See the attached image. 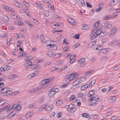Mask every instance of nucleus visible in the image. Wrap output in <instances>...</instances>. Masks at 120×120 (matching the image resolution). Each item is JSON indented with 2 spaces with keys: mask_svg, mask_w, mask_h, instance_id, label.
<instances>
[{
  "mask_svg": "<svg viewBox=\"0 0 120 120\" xmlns=\"http://www.w3.org/2000/svg\"><path fill=\"white\" fill-rule=\"evenodd\" d=\"M31 68L32 69H36L38 68V65L37 64H34L31 65Z\"/></svg>",
  "mask_w": 120,
  "mask_h": 120,
  "instance_id": "nucleus-30",
  "label": "nucleus"
},
{
  "mask_svg": "<svg viewBox=\"0 0 120 120\" xmlns=\"http://www.w3.org/2000/svg\"><path fill=\"white\" fill-rule=\"evenodd\" d=\"M82 96L83 94L82 93H80L78 95V97H82Z\"/></svg>",
  "mask_w": 120,
  "mask_h": 120,
  "instance_id": "nucleus-63",
  "label": "nucleus"
},
{
  "mask_svg": "<svg viewBox=\"0 0 120 120\" xmlns=\"http://www.w3.org/2000/svg\"><path fill=\"white\" fill-rule=\"evenodd\" d=\"M4 84L3 82H0V88H2L4 86Z\"/></svg>",
  "mask_w": 120,
  "mask_h": 120,
  "instance_id": "nucleus-54",
  "label": "nucleus"
},
{
  "mask_svg": "<svg viewBox=\"0 0 120 120\" xmlns=\"http://www.w3.org/2000/svg\"><path fill=\"white\" fill-rule=\"evenodd\" d=\"M32 64L31 62L29 60L27 61L24 64V65L26 67H28Z\"/></svg>",
  "mask_w": 120,
  "mask_h": 120,
  "instance_id": "nucleus-7",
  "label": "nucleus"
},
{
  "mask_svg": "<svg viewBox=\"0 0 120 120\" xmlns=\"http://www.w3.org/2000/svg\"><path fill=\"white\" fill-rule=\"evenodd\" d=\"M82 116L83 117H85L86 118H87L89 116L88 114L86 113L83 114H82Z\"/></svg>",
  "mask_w": 120,
  "mask_h": 120,
  "instance_id": "nucleus-42",
  "label": "nucleus"
},
{
  "mask_svg": "<svg viewBox=\"0 0 120 120\" xmlns=\"http://www.w3.org/2000/svg\"><path fill=\"white\" fill-rule=\"evenodd\" d=\"M113 43L116 45H117L118 46H120V42L119 41H114Z\"/></svg>",
  "mask_w": 120,
  "mask_h": 120,
  "instance_id": "nucleus-28",
  "label": "nucleus"
},
{
  "mask_svg": "<svg viewBox=\"0 0 120 120\" xmlns=\"http://www.w3.org/2000/svg\"><path fill=\"white\" fill-rule=\"evenodd\" d=\"M76 110V109L75 108L73 107L69 112H73L75 111Z\"/></svg>",
  "mask_w": 120,
  "mask_h": 120,
  "instance_id": "nucleus-46",
  "label": "nucleus"
},
{
  "mask_svg": "<svg viewBox=\"0 0 120 120\" xmlns=\"http://www.w3.org/2000/svg\"><path fill=\"white\" fill-rule=\"evenodd\" d=\"M96 99V98L94 96H93L92 97L90 98V100L91 101H94Z\"/></svg>",
  "mask_w": 120,
  "mask_h": 120,
  "instance_id": "nucleus-50",
  "label": "nucleus"
},
{
  "mask_svg": "<svg viewBox=\"0 0 120 120\" xmlns=\"http://www.w3.org/2000/svg\"><path fill=\"white\" fill-rule=\"evenodd\" d=\"M116 99V97L115 96H113L111 98V100L114 101Z\"/></svg>",
  "mask_w": 120,
  "mask_h": 120,
  "instance_id": "nucleus-60",
  "label": "nucleus"
},
{
  "mask_svg": "<svg viewBox=\"0 0 120 120\" xmlns=\"http://www.w3.org/2000/svg\"><path fill=\"white\" fill-rule=\"evenodd\" d=\"M46 106V105H42L38 109V111H40L43 110L44 109V108Z\"/></svg>",
  "mask_w": 120,
  "mask_h": 120,
  "instance_id": "nucleus-22",
  "label": "nucleus"
},
{
  "mask_svg": "<svg viewBox=\"0 0 120 120\" xmlns=\"http://www.w3.org/2000/svg\"><path fill=\"white\" fill-rule=\"evenodd\" d=\"M61 55V54L60 53H57L56 54L53 55V57H54L55 58H58Z\"/></svg>",
  "mask_w": 120,
  "mask_h": 120,
  "instance_id": "nucleus-29",
  "label": "nucleus"
},
{
  "mask_svg": "<svg viewBox=\"0 0 120 120\" xmlns=\"http://www.w3.org/2000/svg\"><path fill=\"white\" fill-rule=\"evenodd\" d=\"M96 33L97 34V36L99 35H99L100 34L101 32H100L99 30H97V31L96 32Z\"/></svg>",
  "mask_w": 120,
  "mask_h": 120,
  "instance_id": "nucleus-57",
  "label": "nucleus"
},
{
  "mask_svg": "<svg viewBox=\"0 0 120 120\" xmlns=\"http://www.w3.org/2000/svg\"><path fill=\"white\" fill-rule=\"evenodd\" d=\"M99 23V21H98L95 23V24L94 25V26H98Z\"/></svg>",
  "mask_w": 120,
  "mask_h": 120,
  "instance_id": "nucleus-55",
  "label": "nucleus"
},
{
  "mask_svg": "<svg viewBox=\"0 0 120 120\" xmlns=\"http://www.w3.org/2000/svg\"><path fill=\"white\" fill-rule=\"evenodd\" d=\"M37 6L39 8L42 9V8L43 5L42 4H41L39 3V4L36 3Z\"/></svg>",
  "mask_w": 120,
  "mask_h": 120,
  "instance_id": "nucleus-37",
  "label": "nucleus"
},
{
  "mask_svg": "<svg viewBox=\"0 0 120 120\" xmlns=\"http://www.w3.org/2000/svg\"><path fill=\"white\" fill-rule=\"evenodd\" d=\"M12 94V92L11 90H8L7 92L5 94H4L5 95H8V96H10Z\"/></svg>",
  "mask_w": 120,
  "mask_h": 120,
  "instance_id": "nucleus-15",
  "label": "nucleus"
},
{
  "mask_svg": "<svg viewBox=\"0 0 120 120\" xmlns=\"http://www.w3.org/2000/svg\"><path fill=\"white\" fill-rule=\"evenodd\" d=\"M45 98L43 97H41L40 99L39 102L40 103H43L44 100Z\"/></svg>",
  "mask_w": 120,
  "mask_h": 120,
  "instance_id": "nucleus-33",
  "label": "nucleus"
},
{
  "mask_svg": "<svg viewBox=\"0 0 120 120\" xmlns=\"http://www.w3.org/2000/svg\"><path fill=\"white\" fill-rule=\"evenodd\" d=\"M50 91L53 92L55 93V92L56 93L58 91V89L57 88H52L50 90Z\"/></svg>",
  "mask_w": 120,
  "mask_h": 120,
  "instance_id": "nucleus-27",
  "label": "nucleus"
},
{
  "mask_svg": "<svg viewBox=\"0 0 120 120\" xmlns=\"http://www.w3.org/2000/svg\"><path fill=\"white\" fill-rule=\"evenodd\" d=\"M119 67L118 66H115L113 68V69L114 70H116L117 69H119Z\"/></svg>",
  "mask_w": 120,
  "mask_h": 120,
  "instance_id": "nucleus-56",
  "label": "nucleus"
},
{
  "mask_svg": "<svg viewBox=\"0 0 120 120\" xmlns=\"http://www.w3.org/2000/svg\"><path fill=\"white\" fill-rule=\"evenodd\" d=\"M81 81L80 79L76 80H75L73 83L72 85H73L72 88H76L77 86L79 84V83Z\"/></svg>",
  "mask_w": 120,
  "mask_h": 120,
  "instance_id": "nucleus-3",
  "label": "nucleus"
},
{
  "mask_svg": "<svg viewBox=\"0 0 120 120\" xmlns=\"http://www.w3.org/2000/svg\"><path fill=\"white\" fill-rule=\"evenodd\" d=\"M114 2H112V1L110 2L109 4V6H113L115 4H114Z\"/></svg>",
  "mask_w": 120,
  "mask_h": 120,
  "instance_id": "nucleus-43",
  "label": "nucleus"
},
{
  "mask_svg": "<svg viewBox=\"0 0 120 120\" xmlns=\"http://www.w3.org/2000/svg\"><path fill=\"white\" fill-rule=\"evenodd\" d=\"M80 35L79 34H76L75 36H73V37H74L75 39H79V38Z\"/></svg>",
  "mask_w": 120,
  "mask_h": 120,
  "instance_id": "nucleus-48",
  "label": "nucleus"
},
{
  "mask_svg": "<svg viewBox=\"0 0 120 120\" xmlns=\"http://www.w3.org/2000/svg\"><path fill=\"white\" fill-rule=\"evenodd\" d=\"M32 114L30 112H28L26 115V116L27 117H29L32 116Z\"/></svg>",
  "mask_w": 120,
  "mask_h": 120,
  "instance_id": "nucleus-32",
  "label": "nucleus"
},
{
  "mask_svg": "<svg viewBox=\"0 0 120 120\" xmlns=\"http://www.w3.org/2000/svg\"><path fill=\"white\" fill-rule=\"evenodd\" d=\"M108 23L106 22L104 24L103 23L102 24V27L103 26L104 28H105L108 27Z\"/></svg>",
  "mask_w": 120,
  "mask_h": 120,
  "instance_id": "nucleus-26",
  "label": "nucleus"
},
{
  "mask_svg": "<svg viewBox=\"0 0 120 120\" xmlns=\"http://www.w3.org/2000/svg\"><path fill=\"white\" fill-rule=\"evenodd\" d=\"M47 54L49 56L52 57L53 56V54L52 50H49L47 52Z\"/></svg>",
  "mask_w": 120,
  "mask_h": 120,
  "instance_id": "nucleus-12",
  "label": "nucleus"
},
{
  "mask_svg": "<svg viewBox=\"0 0 120 120\" xmlns=\"http://www.w3.org/2000/svg\"><path fill=\"white\" fill-rule=\"evenodd\" d=\"M94 93V91L91 90L90 91L88 94V96L89 97L90 96L93 95Z\"/></svg>",
  "mask_w": 120,
  "mask_h": 120,
  "instance_id": "nucleus-25",
  "label": "nucleus"
},
{
  "mask_svg": "<svg viewBox=\"0 0 120 120\" xmlns=\"http://www.w3.org/2000/svg\"><path fill=\"white\" fill-rule=\"evenodd\" d=\"M93 72V71H87L85 73V74L86 75H87L88 74H90L91 73Z\"/></svg>",
  "mask_w": 120,
  "mask_h": 120,
  "instance_id": "nucleus-49",
  "label": "nucleus"
},
{
  "mask_svg": "<svg viewBox=\"0 0 120 120\" xmlns=\"http://www.w3.org/2000/svg\"><path fill=\"white\" fill-rule=\"evenodd\" d=\"M6 100H3L0 101V106L3 105L5 103Z\"/></svg>",
  "mask_w": 120,
  "mask_h": 120,
  "instance_id": "nucleus-40",
  "label": "nucleus"
},
{
  "mask_svg": "<svg viewBox=\"0 0 120 120\" xmlns=\"http://www.w3.org/2000/svg\"><path fill=\"white\" fill-rule=\"evenodd\" d=\"M44 14L46 17H48L49 15V12L48 11H44Z\"/></svg>",
  "mask_w": 120,
  "mask_h": 120,
  "instance_id": "nucleus-34",
  "label": "nucleus"
},
{
  "mask_svg": "<svg viewBox=\"0 0 120 120\" xmlns=\"http://www.w3.org/2000/svg\"><path fill=\"white\" fill-rule=\"evenodd\" d=\"M116 117L115 116H112L111 118V120H116Z\"/></svg>",
  "mask_w": 120,
  "mask_h": 120,
  "instance_id": "nucleus-59",
  "label": "nucleus"
},
{
  "mask_svg": "<svg viewBox=\"0 0 120 120\" xmlns=\"http://www.w3.org/2000/svg\"><path fill=\"white\" fill-rule=\"evenodd\" d=\"M16 75L15 74H11L9 78L10 79H14L16 77Z\"/></svg>",
  "mask_w": 120,
  "mask_h": 120,
  "instance_id": "nucleus-24",
  "label": "nucleus"
},
{
  "mask_svg": "<svg viewBox=\"0 0 120 120\" xmlns=\"http://www.w3.org/2000/svg\"><path fill=\"white\" fill-rule=\"evenodd\" d=\"M10 105L9 104H8L6 106L4 107L3 108H2L1 110V111H2L3 110L5 109H6L8 107H9L10 106Z\"/></svg>",
  "mask_w": 120,
  "mask_h": 120,
  "instance_id": "nucleus-44",
  "label": "nucleus"
},
{
  "mask_svg": "<svg viewBox=\"0 0 120 120\" xmlns=\"http://www.w3.org/2000/svg\"><path fill=\"white\" fill-rule=\"evenodd\" d=\"M96 83V80H92L89 83V84L88 85L89 87H90L92 85H94Z\"/></svg>",
  "mask_w": 120,
  "mask_h": 120,
  "instance_id": "nucleus-19",
  "label": "nucleus"
},
{
  "mask_svg": "<svg viewBox=\"0 0 120 120\" xmlns=\"http://www.w3.org/2000/svg\"><path fill=\"white\" fill-rule=\"evenodd\" d=\"M51 63L49 62H46L44 63V65L45 66L46 65H47Z\"/></svg>",
  "mask_w": 120,
  "mask_h": 120,
  "instance_id": "nucleus-62",
  "label": "nucleus"
},
{
  "mask_svg": "<svg viewBox=\"0 0 120 120\" xmlns=\"http://www.w3.org/2000/svg\"><path fill=\"white\" fill-rule=\"evenodd\" d=\"M76 99V98L75 97V96L74 95L72 96L71 98H70V100H72L74 99Z\"/></svg>",
  "mask_w": 120,
  "mask_h": 120,
  "instance_id": "nucleus-51",
  "label": "nucleus"
},
{
  "mask_svg": "<svg viewBox=\"0 0 120 120\" xmlns=\"http://www.w3.org/2000/svg\"><path fill=\"white\" fill-rule=\"evenodd\" d=\"M3 21L4 22H7L9 20L8 17L6 16H4L3 17Z\"/></svg>",
  "mask_w": 120,
  "mask_h": 120,
  "instance_id": "nucleus-14",
  "label": "nucleus"
},
{
  "mask_svg": "<svg viewBox=\"0 0 120 120\" xmlns=\"http://www.w3.org/2000/svg\"><path fill=\"white\" fill-rule=\"evenodd\" d=\"M69 46H66L64 48V50L65 51H66L68 50V49H69Z\"/></svg>",
  "mask_w": 120,
  "mask_h": 120,
  "instance_id": "nucleus-53",
  "label": "nucleus"
},
{
  "mask_svg": "<svg viewBox=\"0 0 120 120\" xmlns=\"http://www.w3.org/2000/svg\"><path fill=\"white\" fill-rule=\"evenodd\" d=\"M68 22L71 24L74 25H75V20L72 19L70 17L68 19Z\"/></svg>",
  "mask_w": 120,
  "mask_h": 120,
  "instance_id": "nucleus-10",
  "label": "nucleus"
},
{
  "mask_svg": "<svg viewBox=\"0 0 120 120\" xmlns=\"http://www.w3.org/2000/svg\"><path fill=\"white\" fill-rule=\"evenodd\" d=\"M35 73H32L31 75H29L27 76L28 78L30 79L32 78V77H34L35 75Z\"/></svg>",
  "mask_w": 120,
  "mask_h": 120,
  "instance_id": "nucleus-36",
  "label": "nucleus"
},
{
  "mask_svg": "<svg viewBox=\"0 0 120 120\" xmlns=\"http://www.w3.org/2000/svg\"><path fill=\"white\" fill-rule=\"evenodd\" d=\"M111 17L110 16H106L105 17V20H107L109 18H111Z\"/></svg>",
  "mask_w": 120,
  "mask_h": 120,
  "instance_id": "nucleus-58",
  "label": "nucleus"
},
{
  "mask_svg": "<svg viewBox=\"0 0 120 120\" xmlns=\"http://www.w3.org/2000/svg\"><path fill=\"white\" fill-rule=\"evenodd\" d=\"M78 63H80V65L81 66H83L86 64V62L85 59L83 58H81L78 61Z\"/></svg>",
  "mask_w": 120,
  "mask_h": 120,
  "instance_id": "nucleus-2",
  "label": "nucleus"
},
{
  "mask_svg": "<svg viewBox=\"0 0 120 120\" xmlns=\"http://www.w3.org/2000/svg\"><path fill=\"white\" fill-rule=\"evenodd\" d=\"M53 108V105H51L46 108L45 110L47 111H50Z\"/></svg>",
  "mask_w": 120,
  "mask_h": 120,
  "instance_id": "nucleus-20",
  "label": "nucleus"
},
{
  "mask_svg": "<svg viewBox=\"0 0 120 120\" xmlns=\"http://www.w3.org/2000/svg\"><path fill=\"white\" fill-rule=\"evenodd\" d=\"M17 107V105H16V104H14L11 107L12 109H15V110L16 111V107Z\"/></svg>",
  "mask_w": 120,
  "mask_h": 120,
  "instance_id": "nucleus-52",
  "label": "nucleus"
},
{
  "mask_svg": "<svg viewBox=\"0 0 120 120\" xmlns=\"http://www.w3.org/2000/svg\"><path fill=\"white\" fill-rule=\"evenodd\" d=\"M70 62L71 64L73 63L75 61V55H72L70 57Z\"/></svg>",
  "mask_w": 120,
  "mask_h": 120,
  "instance_id": "nucleus-6",
  "label": "nucleus"
},
{
  "mask_svg": "<svg viewBox=\"0 0 120 120\" xmlns=\"http://www.w3.org/2000/svg\"><path fill=\"white\" fill-rule=\"evenodd\" d=\"M11 17L12 19H19L20 18V17L19 16H17L14 13L12 14L11 15Z\"/></svg>",
  "mask_w": 120,
  "mask_h": 120,
  "instance_id": "nucleus-8",
  "label": "nucleus"
},
{
  "mask_svg": "<svg viewBox=\"0 0 120 120\" xmlns=\"http://www.w3.org/2000/svg\"><path fill=\"white\" fill-rule=\"evenodd\" d=\"M74 105L73 104H70L69 105H68L67 106V108H71L72 107H73V106Z\"/></svg>",
  "mask_w": 120,
  "mask_h": 120,
  "instance_id": "nucleus-64",
  "label": "nucleus"
},
{
  "mask_svg": "<svg viewBox=\"0 0 120 120\" xmlns=\"http://www.w3.org/2000/svg\"><path fill=\"white\" fill-rule=\"evenodd\" d=\"M28 107L30 109L35 108L36 107L34 103L30 104Z\"/></svg>",
  "mask_w": 120,
  "mask_h": 120,
  "instance_id": "nucleus-21",
  "label": "nucleus"
},
{
  "mask_svg": "<svg viewBox=\"0 0 120 120\" xmlns=\"http://www.w3.org/2000/svg\"><path fill=\"white\" fill-rule=\"evenodd\" d=\"M13 3L18 8H19L20 7L21 4L19 2H18L16 0L15 1V2H14Z\"/></svg>",
  "mask_w": 120,
  "mask_h": 120,
  "instance_id": "nucleus-18",
  "label": "nucleus"
},
{
  "mask_svg": "<svg viewBox=\"0 0 120 120\" xmlns=\"http://www.w3.org/2000/svg\"><path fill=\"white\" fill-rule=\"evenodd\" d=\"M44 38V35H43V34H41L40 35V38L41 40V42H44L45 41H44L43 40V38Z\"/></svg>",
  "mask_w": 120,
  "mask_h": 120,
  "instance_id": "nucleus-38",
  "label": "nucleus"
},
{
  "mask_svg": "<svg viewBox=\"0 0 120 120\" xmlns=\"http://www.w3.org/2000/svg\"><path fill=\"white\" fill-rule=\"evenodd\" d=\"M20 104L18 103L17 105H17L16 109V111H17L18 112L21 109V108L20 106Z\"/></svg>",
  "mask_w": 120,
  "mask_h": 120,
  "instance_id": "nucleus-23",
  "label": "nucleus"
},
{
  "mask_svg": "<svg viewBox=\"0 0 120 120\" xmlns=\"http://www.w3.org/2000/svg\"><path fill=\"white\" fill-rule=\"evenodd\" d=\"M76 1L78 3L79 5L81 6H84L85 4L83 0H76Z\"/></svg>",
  "mask_w": 120,
  "mask_h": 120,
  "instance_id": "nucleus-4",
  "label": "nucleus"
},
{
  "mask_svg": "<svg viewBox=\"0 0 120 120\" xmlns=\"http://www.w3.org/2000/svg\"><path fill=\"white\" fill-rule=\"evenodd\" d=\"M109 48L104 49L101 50V52L103 53H106L109 51Z\"/></svg>",
  "mask_w": 120,
  "mask_h": 120,
  "instance_id": "nucleus-16",
  "label": "nucleus"
},
{
  "mask_svg": "<svg viewBox=\"0 0 120 120\" xmlns=\"http://www.w3.org/2000/svg\"><path fill=\"white\" fill-rule=\"evenodd\" d=\"M79 84L76 87V88H78L79 87H80L81 86H84V84L83 83L81 82H80L79 83Z\"/></svg>",
  "mask_w": 120,
  "mask_h": 120,
  "instance_id": "nucleus-31",
  "label": "nucleus"
},
{
  "mask_svg": "<svg viewBox=\"0 0 120 120\" xmlns=\"http://www.w3.org/2000/svg\"><path fill=\"white\" fill-rule=\"evenodd\" d=\"M39 90V89H33L30 90L29 91V92L30 93H36L37 92H38Z\"/></svg>",
  "mask_w": 120,
  "mask_h": 120,
  "instance_id": "nucleus-17",
  "label": "nucleus"
},
{
  "mask_svg": "<svg viewBox=\"0 0 120 120\" xmlns=\"http://www.w3.org/2000/svg\"><path fill=\"white\" fill-rule=\"evenodd\" d=\"M55 94V93H54L50 91L49 93V95L50 97H52Z\"/></svg>",
  "mask_w": 120,
  "mask_h": 120,
  "instance_id": "nucleus-35",
  "label": "nucleus"
},
{
  "mask_svg": "<svg viewBox=\"0 0 120 120\" xmlns=\"http://www.w3.org/2000/svg\"><path fill=\"white\" fill-rule=\"evenodd\" d=\"M86 6L87 7H89L90 8H91L92 7V5L90 4L89 3L87 2L86 3Z\"/></svg>",
  "mask_w": 120,
  "mask_h": 120,
  "instance_id": "nucleus-45",
  "label": "nucleus"
},
{
  "mask_svg": "<svg viewBox=\"0 0 120 120\" xmlns=\"http://www.w3.org/2000/svg\"><path fill=\"white\" fill-rule=\"evenodd\" d=\"M9 89L8 88L6 87L2 88V89L1 90V93L4 94H5Z\"/></svg>",
  "mask_w": 120,
  "mask_h": 120,
  "instance_id": "nucleus-13",
  "label": "nucleus"
},
{
  "mask_svg": "<svg viewBox=\"0 0 120 120\" xmlns=\"http://www.w3.org/2000/svg\"><path fill=\"white\" fill-rule=\"evenodd\" d=\"M99 8H98V9H96L95 10V11L97 12L98 11H100V10L101 8L100 7L99 5Z\"/></svg>",
  "mask_w": 120,
  "mask_h": 120,
  "instance_id": "nucleus-61",
  "label": "nucleus"
},
{
  "mask_svg": "<svg viewBox=\"0 0 120 120\" xmlns=\"http://www.w3.org/2000/svg\"><path fill=\"white\" fill-rule=\"evenodd\" d=\"M63 101L61 100H60L57 101L56 102V103L57 104L58 102V104H61L63 102Z\"/></svg>",
  "mask_w": 120,
  "mask_h": 120,
  "instance_id": "nucleus-47",
  "label": "nucleus"
},
{
  "mask_svg": "<svg viewBox=\"0 0 120 120\" xmlns=\"http://www.w3.org/2000/svg\"><path fill=\"white\" fill-rule=\"evenodd\" d=\"M107 34V33L105 31H103L101 32L100 34L99 35V37L100 38H102L104 36H105Z\"/></svg>",
  "mask_w": 120,
  "mask_h": 120,
  "instance_id": "nucleus-11",
  "label": "nucleus"
},
{
  "mask_svg": "<svg viewBox=\"0 0 120 120\" xmlns=\"http://www.w3.org/2000/svg\"><path fill=\"white\" fill-rule=\"evenodd\" d=\"M14 112H12L11 113L10 115H9L8 116V118H11V117L12 116H14L15 114L16 113H15L14 114H13L12 115H11L12 113H13Z\"/></svg>",
  "mask_w": 120,
  "mask_h": 120,
  "instance_id": "nucleus-39",
  "label": "nucleus"
},
{
  "mask_svg": "<svg viewBox=\"0 0 120 120\" xmlns=\"http://www.w3.org/2000/svg\"><path fill=\"white\" fill-rule=\"evenodd\" d=\"M94 31H93L92 33L90 35V37L91 38L92 40H93L97 36V34L96 33V32H95L93 33Z\"/></svg>",
  "mask_w": 120,
  "mask_h": 120,
  "instance_id": "nucleus-5",
  "label": "nucleus"
},
{
  "mask_svg": "<svg viewBox=\"0 0 120 120\" xmlns=\"http://www.w3.org/2000/svg\"><path fill=\"white\" fill-rule=\"evenodd\" d=\"M53 78L51 77L46 79H45V80L44 81V84L45 83H47L49 82H51L53 80ZM43 81H42V82Z\"/></svg>",
  "mask_w": 120,
  "mask_h": 120,
  "instance_id": "nucleus-9",
  "label": "nucleus"
},
{
  "mask_svg": "<svg viewBox=\"0 0 120 120\" xmlns=\"http://www.w3.org/2000/svg\"><path fill=\"white\" fill-rule=\"evenodd\" d=\"M115 30L113 29H112L111 31H110V34L112 35L113 34L115 33Z\"/></svg>",
  "mask_w": 120,
  "mask_h": 120,
  "instance_id": "nucleus-41",
  "label": "nucleus"
},
{
  "mask_svg": "<svg viewBox=\"0 0 120 120\" xmlns=\"http://www.w3.org/2000/svg\"><path fill=\"white\" fill-rule=\"evenodd\" d=\"M76 73H72L66 75L65 77V79L67 82H69L75 79L76 77Z\"/></svg>",
  "mask_w": 120,
  "mask_h": 120,
  "instance_id": "nucleus-1",
  "label": "nucleus"
}]
</instances>
